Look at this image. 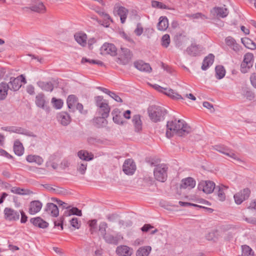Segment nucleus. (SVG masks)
Masks as SVG:
<instances>
[{
	"label": "nucleus",
	"instance_id": "1",
	"mask_svg": "<svg viewBox=\"0 0 256 256\" xmlns=\"http://www.w3.org/2000/svg\"><path fill=\"white\" fill-rule=\"evenodd\" d=\"M166 127V136L168 138L172 136L174 134L182 136L190 133L191 130L187 124L184 120H180L168 122Z\"/></svg>",
	"mask_w": 256,
	"mask_h": 256
},
{
	"label": "nucleus",
	"instance_id": "2",
	"mask_svg": "<svg viewBox=\"0 0 256 256\" xmlns=\"http://www.w3.org/2000/svg\"><path fill=\"white\" fill-rule=\"evenodd\" d=\"M148 113L150 118L153 122H157L164 119L166 110L162 106L154 105L149 107Z\"/></svg>",
	"mask_w": 256,
	"mask_h": 256
},
{
	"label": "nucleus",
	"instance_id": "3",
	"mask_svg": "<svg viewBox=\"0 0 256 256\" xmlns=\"http://www.w3.org/2000/svg\"><path fill=\"white\" fill-rule=\"evenodd\" d=\"M168 166L166 164H161L156 166L154 171L156 179L160 182H164L167 178Z\"/></svg>",
	"mask_w": 256,
	"mask_h": 256
},
{
	"label": "nucleus",
	"instance_id": "4",
	"mask_svg": "<svg viewBox=\"0 0 256 256\" xmlns=\"http://www.w3.org/2000/svg\"><path fill=\"white\" fill-rule=\"evenodd\" d=\"M96 105L98 108V112L104 118H108L110 112V107L108 103L102 100V98L98 96L96 98Z\"/></svg>",
	"mask_w": 256,
	"mask_h": 256
},
{
	"label": "nucleus",
	"instance_id": "5",
	"mask_svg": "<svg viewBox=\"0 0 256 256\" xmlns=\"http://www.w3.org/2000/svg\"><path fill=\"white\" fill-rule=\"evenodd\" d=\"M214 148L216 151L228 156L238 163L242 162V161L238 157L236 154L234 153L228 147L226 146L223 145H216L214 146Z\"/></svg>",
	"mask_w": 256,
	"mask_h": 256
},
{
	"label": "nucleus",
	"instance_id": "6",
	"mask_svg": "<svg viewBox=\"0 0 256 256\" xmlns=\"http://www.w3.org/2000/svg\"><path fill=\"white\" fill-rule=\"evenodd\" d=\"M26 84V82L25 78L20 75L16 78H10V82L7 84L8 86V89L12 91H17L22 86V82Z\"/></svg>",
	"mask_w": 256,
	"mask_h": 256
},
{
	"label": "nucleus",
	"instance_id": "7",
	"mask_svg": "<svg viewBox=\"0 0 256 256\" xmlns=\"http://www.w3.org/2000/svg\"><path fill=\"white\" fill-rule=\"evenodd\" d=\"M154 88L158 90V92H160L162 93H163L165 94L166 95L168 96L169 97L171 98L172 99L174 100H178V99H183L182 97L178 94L177 92H175L172 89H168L167 88H164L158 84H154L153 86Z\"/></svg>",
	"mask_w": 256,
	"mask_h": 256
},
{
	"label": "nucleus",
	"instance_id": "8",
	"mask_svg": "<svg viewBox=\"0 0 256 256\" xmlns=\"http://www.w3.org/2000/svg\"><path fill=\"white\" fill-rule=\"evenodd\" d=\"M1 129L3 130H5L6 132H14L18 134H21L23 135H25L28 136H32L34 137L35 136L34 134L26 130H25L21 127L18 126H6V127H2Z\"/></svg>",
	"mask_w": 256,
	"mask_h": 256
},
{
	"label": "nucleus",
	"instance_id": "9",
	"mask_svg": "<svg viewBox=\"0 0 256 256\" xmlns=\"http://www.w3.org/2000/svg\"><path fill=\"white\" fill-rule=\"evenodd\" d=\"M48 102L46 100L44 94L42 93L38 94L36 96L35 104L36 106L42 108L46 112H50L48 106Z\"/></svg>",
	"mask_w": 256,
	"mask_h": 256
},
{
	"label": "nucleus",
	"instance_id": "10",
	"mask_svg": "<svg viewBox=\"0 0 256 256\" xmlns=\"http://www.w3.org/2000/svg\"><path fill=\"white\" fill-rule=\"evenodd\" d=\"M215 188V184L210 180L202 181L198 184V190H202L206 194L212 193Z\"/></svg>",
	"mask_w": 256,
	"mask_h": 256
},
{
	"label": "nucleus",
	"instance_id": "11",
	"mask_svg": "<svg viewBox=\"0 0 256 256\" xmlns=\"http://www.w3.org/2000/svg\"><path fill=\"white\" fill-rule=\"evenodd\" d=\"M250 193V191L248 188L236 193L234 196L236 204H240L244 200L249 198Z\"/></svg>",
	"mask_w": 256,
	"mask_h": 256
},
{
	"label": "nucleus",
	"instance_id": "12",
	"mask_svg": "<svg viewBox=\"0 0 256 256\" xmlns=\"http://www.w3.org/2000/svg\"><path fill=\"white\" fill-rule=\"evenodd\" d=\"M132 54L130 50L127 48H122L119 52L118 58L123 64H127L131 60Z\"/></svg>",
	"mask_w": 256,
	"mask_h": 256
},
{
	"label": "nucleus",
	"instance_id": "13",
	"mask_svg": "<svg viewBox=\"0 0 256 256\" xmlns=\"http://www.w3.org/2000/svg\"><path fill=\"white\" fill-rule=\"evenodd\" d=\"M228 10L225 7H214L210 10V16L214 18H226L228 14Z\"/></svg>",
	"mask_w": 256,
	"mask_h": 256
},
{
	"label": "nucleus",
	"instance_id": "14",
	"mask_svg": "<svg viewBox=\"0 0 256 256\" xmlns=\"http://www.w3.org/2000/svg\"><path fill=\"white\" fill-rule=\"evenodd\" d=\"M100 50L102 54L115 56L116 54L117 49L114 44L106 42L101 46Z\"/></svg>",
	"mask_w": 256,
	"mask_h": 256
},
{
	"label": "nucleus",
	"instance_id": "15",
	"mask_svg": "<svg viewBox=\"0 0 256 256\" xmlns=\"http://www.w3.org/2000/svg\"><path fill=\"white\" fill-rule=\"evenodd\" d=\"M136 166L132 159L126 160L123 164V171L128 175H132L134 172Z\"/></svg>",
	"mask_w": 256,
	"mask_h": 256
},
{
	"label": "nucleus",
	"instance_id": "16",
	"mask_svg": "<svg viewBox=\"0 0 256 256\" xmlns=\"http://www.w3.org/2000/svg\"><path fill=\"white\" fill-rule=\"evenodd\" d=\"M4 214L6 218L9 220H17L20 218V212L11 208H6Z\"/></svg>",
	"mask_w": 256,
	"mask_h": 256
},
{
	"label": "nucleus",
	"instance_id": "17",
	"mask_svg": "<svg viewBox=\"0 0 256 256\" xmlns=\"http://www.w3.org/2000/svg\"><path fill=\"white\" fill-rule=\"evenodd\" d=\"M116 12L117 14L120 16L121 22L124 24L127 18L128 10L122 6H116L114 8V12Z\"/></svg>",
	"mask_w": 256,
	"mask_h": 256
},
{
	"label": "nucleus",
	"instance_id": "18",
	"mask_svg": "<svg viewBox=\"0 0 256 256\" xmlns=\"http://www.w3.org/2000/svg\"><path fill=\"white\" fill-rule=\"evenodd\" d=\"M56 118L62 126H68L71 121L70 115L66 112H62L57 114Z\"/></svg>",
	"mask_w": 256,
	"mask_h": 256
},
{
	"label": "nucleus",
	"instance_id": "19",
	"mask_svg": "<svg viewBox=\"0 0 256 256\" xmlns=\"http://www.w3.org/2000/svg\"><path fill=\"white\" fill-rule=\"evenodd\" d=\"M42 203L39 200H34L30 202L28 212L30 214L34 215L42 209Z\"/></svg>",
	"mask_w": 256,
	"mask_h": 256
},
{
	"label": "nucleus",
	"instance_id": "20",
	"mask_svg": "<svg viewBox=\"0 0 256 256\" xmlns=\"http://www.w3.org/2000/svg\"><path fill=\"white\" fill-rule=\"evenodd\" d=\"M45 211L54 217H57L59 214V210L57 206L53 203H48L45 208Z\"/></svg>",
	"mask_w": 256,
	"mask_h": 256
},
{
	"label": "nucleus",
	"instance_id": "21",
	"mask_svg": "<svg viewBox=\"0 0 256 256\" xmlns=\"http://www.w3.org/2000/svg\"><path fill=\"white\" fill-rule=\"evenodd\" d=\"M202 50L203 48L200 46L192 44L190 46L187 48L186 52L190 56H196L199 55Z\"/></svg>",
	"mask_w": 256,
	"mask_h": 256
},
{
	"label": "nucleus",
	"instance_id": "22",
	"mask_svg": "<svg viewBox=\"0 0 256 256\" xmlns=\"http://www.w3.org/2000/svg\"><path fill=\"white\" fill-rule=\"evenodd\" d=\"M226 44L230 48L236 52H239L240 50V46L236 43V40L232 36H228L225 38Z\"/></svg>",
	"mask_w": 256,
	"mask_h": 256
},
{
	"label": "nucleus",
	"instance_id": "23",
	"mask_svg": "<svg viewBox=\"0 0 256 256\" xmlns=\"http://www.w3.org/2000/svg\"><path fill=\"white\" fill-rule=\"evenodd\" d=\"M196 186L195 180L192 178H187L182 180L180 188L184 189H192Z\"/></svg>",
	"mask_w": 256,
	"mask_h": 256
},
{
	"label": "nucleus",
	"instance_id": "24",
	"mask_svg": "<svg viewBox=\"0 0 256 256\" xmlns=\"http://www.w3.org/2000/svg\"><path fill=\"white\" fill-rule=\"evenodd\" d=\"M134 66L136 68L141 72H150L152 70V68L148 64L145 63L142 61L135 62Z\"/></svg>",
	"mask_w": 256,
	"mask_h": 256
},
{
	"label": "nucleus",
	"instance_id": "25",
	"mask_svg": "<svg viewBox=\"0 0 256 256\" xmlns=\"http://www.w3.org/2000/svg\"><path fill=\"white\" fill-rule=\"evenodd\" d=\"M116 252L121 256H130L132 254V250L126 246H121L117 248Z\"/></svg>",
	"mask_w": 256,
	"mask_h": 256
},
{
	"label": "nucleus",
	"instance_id": "26",
	"mask_svg": "<svg viewBox=\"0 0 256 256\" xmlns=\"http://www.w3.org/2000/svg\"><path fill=\"white\" fill-rule=\"evenodd\" d=\"M78 157L84 162H88L94 159V154L85 150H80L78 152Z\"/></svg>",
	"mask_w": 256,
	"mask_h": 256
},
{
	"label": "nucleus",
	"instance_id": "27",
	"mask_svg": "<svg viewBox=\"0 0 256 256\" xmlns=\"http://www.w3.org/2000/svg\"><path fill=\"white\" fill-rule=\"evenodd\" d=\"M30 222L34 226H38L40 228H44L48 226V223L40 217L32 218L30 220Z\"/></svg>",
	"mask_w": 256,
	"mask_h": 256
},
{
	"label": "nucleus",
	"instance_id": "28",
	"mask_svg": "<svg viewBox=\"0 0 256 256\" xmlns=\"http://www.w3.org/2000/svg\"><path fill=\"white\" fill-rule=\"evenodd\" d=\"M214 56L213 54H210L206 56L202 62V69L204 70H206L212 64L214 61Z\"/></svg>",
	"mask_w": 256,
	"mask_h": 256
},
{
	"label": "nucleus",
	"instance_id": "29",
	"mask_svg": "<svg viewBox=\"0 0 256 256\" xmlns=\"http://www.w3.org/2000/svg\"><path fill=\"white\" fill-rule=\"evenodd\" d=\"M112 115L113 121L114 123L118 124H124L122 114L118 108H114L112 112Z\"/></svg>",
	"mask_w": 256,
	"mask_h": 256
},
{
	"label": "nucleus",
	"instance_id": "30",
	"mask_svg": "<svg viewBox=\"0 0 256 256\" xmlns=\"http://www.w3.org/2000/svg\"><path fill=\"white\" fill-rule=\"evenodd\" d=\"M26 160L30 163L34 162L38 166L42 165L44 160L40 156L34 154H29L26 157Z\"/></svg>",
	"mask_w": 256,
	"mask_h": 256
},
{
	"label": "nucleus",
	"instance_id": "31",
	"mask_svg": "<svg viewBox=\"0 0 256 256\" xmlns=\"http://www.w3.org/2000/svg\"><path fill=\"white\" fill-rule=\"evenodd\" d=\"M105 241L108 244H114L116 245L118 243V241L122 238L120 235H117L116 236H114L111 234H106L103 237Z\"/></svg>",
	"mask_w": 256,
	"mask_h": 256
},
{
	"label": "nucleus",
	"instance_id": "32",
	"mask_svg": "<svg viewBox=\"0 0 256 256\" xmlns=\"http://www.w3.org/2000/svg\"><path fill=\"white\" fill-rule=\"evenodd\" d=\"M37 84L43 90L51 92L54 89L53 84L50 82L38 81Z\"/></svg>",
	"mask_w": 256,
	"mask_h": 256
},
{
	"label": "nucleus",
	"instance_id": "33",
	"mask_svg": "<svg viewBox=\"0 0 256 256\" xmlns=\"http://www.w3.org/2000/svg\"><path fill=\"white\" fill-rule=\"evenodd\" d=\"M168 26V19L166 16H160L158 24V29L161 31L166 30Z\"/></svg>",
	"mask_w": 256,
	"mask_h": 256
},
{
	"label": "nucleus",
	"instance_id": "34",
	"mask_svg": "<svg viewBox=\"0 0 256 256\" xmlns=\"http://www.w3.org/2000/svg\"><path fill=\"white\" fill-rule=\"evenodd\" d=\"M76 40L82 46H84L86 44L87 36L83 32L76 33L74 36Z\"/></svg>",
	"mask_w": 256,
	"mask_h": 256
},
{
	"label": "nucleus",
	"instance_id": "35",
	"mask_svg": "<svg viewBox=\"0 0 256 256\" xmlns=\"http://www.w3.org/2000/svg\"><path fill=\"white\" fill-rule=\"evenodd\" d=\"M14 150L15 154L18 156H21L24 154V148L18 140H16L14 142Z\"/></svg>",
	"mask_w": 256,
	"mask_h": 256
},
{
	"label": "nucleus",
	"instance_id": "36",
	"mask_svg": "<svg viewBox=\"0 0 256 256\" xmlns=\"http://www.w3.org/2000/svg\"><path fill=\"white\" fill-rule=\"evenodd\" d=\"M8 90V86L6 83L1 82L0 84V100H4L6 98Z\"/></svg>",
	"mask_w": 256,
	"mask_h": 256
},
{
	"label": "nucleus",
	"instance_id": "37",
	"mask_svg": "<svg viewBox=\"0 0 256 256\" xmlns=\"http://www.w3.org/2000/svg\"><path fill=\"white\" fill-rule=\"evenodd\" d=\"M152 248L150 246H142L138 249L136 252V256H148L151 252Z\"/></svg>",
	"mask_w": 256,
	"mask_h": 256
},
{
	"label": "nucleus",
	"instance_id": "38",
	"mask_svg": "<svg viewBox=\"0 0 256 256\" xmlns=\"http://www.w3.org/2000/svg\"><path fill=\"white\" fill-rule=\"evenodd\" d=\"M216 190H218L217 195L218 198L220 201L224 200L226 198V196L224 192V189H227L228 187L225 186L223 185L217 186L216 187Z\"/></svg>",
	"mask_w": 256,
	"mask_h": 256
},
{
	"label": "nucleus",
	"instance_id": "39",
	"mask_svg": "<svg viewBox=\"0 0 256 256\" xmlns=\"http://www.w3.org/2000/svg\"><path fill=\"white\" fill-rule=\"evenodd\" d=\"M241 41L246 48L251 50H254L256 48V44L250 38H242Z\"/></svg>",
	"mask_w": 256,
	"mask_h": 256
},
{
	"label": "nucleus",
	"instance_id": "40",
	"mask_svg": "<svg viewBox=\"0 0 256 256\" xmlns=\"http://www.w3.org/2000/svg\"><path fill=\"white\" fill-rule=\"evenodd\" d=\"M71 215L81 216L82 215V211L78 209L77 208H72L69 210L64 212V216H68Z\"/></svg>",
	"mask_w": 256,
	"mask_h": 256
},
{
	"label": "nucleus",
	"instance_id": "41",
	"mask_svg": "<svg viewBox=\"0 0 256 256\" xmlns=\"http://www.w3.org/2000/svg\"><path fill=\"white\" fill-rule=\"evenodd\" d=\"M132 122L135 126L136 130L139 132L142 129V122L140 115H135L133 116Z\"/></svg>",
	"mask_w": 256,
	"mask_h": 256
},
{
	"label": "nucleus",
	"instance_id": "42",
	"mask_svg": "<svg viewBox=\"0 0 256 256\" xmlns=\"http://www.w3.org/2000/svg\"><path fill=\"white\" fill-rule=\"evenodd\" d=\"M216 73V78L218 79H222L223 78L226 74L225 70L224 67L222 66H218L216 67L215 68Z\"/></svg>",
	"mask_w": 256,
	"mask_h": 256
},
{
	"label": "nucleus",
	"instance_id": "43",
	"mask_svg": "<svg viewBox=\"0 0 256 256\" xmlns=\"http://www.w3.org/2000/svg\"><path fill=\"white\" fill-rule=\"evenodd\" d=\"M30 8L35 12H43L45 10V6L42 2L31 6Z\"/></svg>",
	"mask_w": 256,
	"mask_h": 256
},
{
	"label": "nucleus",
	"instance_id": "44",
	"mask_svg": "<svg viewBox=\"0 0 256 256\" xmlns=\"http://www.w3.org/2000/svg\"><path fill=\"white\" fill-rule=\"evenodd\" d=\"M88 164L86 162H80L78 164L77 170L81 174H84L87 168Z\"/></svg>",
	"mask_w": 256,
	"mask_h": 256
},
{
	"label": "nucleus",
	"instance_id": "45",
	"mask_svg": "<svg viewBox=\"0 0 256 256\" xmlns=\"http://www.w3.org/2000/svg\"><path fill=\"white\" fill-rule=\"evenodd\" d=\"M10 192L13 194L20 195H26L28 194L26 190L16 186L12 187L10 189Z\"/></svg>",
	"mask_w": 256,
	"mask_h": 256
},
{
	"label": "nucleus",
	"instance_id": "46",
	"mask_svg": "<svg viewBox=\"0 0 256 256\" xmlns=\"http://www.w3.org/2000/svg\"><path fill=\"white\" fill-rule=\"evenodd\" d=\"M76 102L77 98L74 95H70L68 96L66 100L68 108H72Z\"/></svg>",
	"mask_w": 256,
	"mask_h": 256
},
{
	"label": "nucleus",
	"instance_id": "47",
	"mask_svg": "<svg viewBox=\"0 0 256 256\" xmlns=\"http://www.w3.org/2000/svg\"><path fill=\"white\" fill-rule=\"evenodd\" d=\"M243 62L253 66L254 56L252 53H246L244 56Z\"/></svg>",
	"mask_w": 256,
	"mask_h": 256
},
{
	"label": "nucleus",
	"instance_id": "48",
	"mask_svg": "<svg viewBox=\"0 0 256 256\" xmlns=\"http://www.w3.org/2000/svg\"><path fill=\"white\" fill-rule=\"evenodd\" d=\"M88 224L90 228V231L92 234L97 232V220H90Z\"/></svg>",
	"mask_w": 256,
	"mask_h": 256
},
{
	"label": "nucleus",
	"instance_id": "49",
	"mask_svg": "<svg viewBox=\"0 0 256 256\" xmlns=\"http://www.w3.org/2000/svg\"><path fill=\"white\" fill-rule=\"evenodd\" d=\"M52 102L54 108L56 109H60L63 106V102L60 99H56L55 98H53L52 99Z\"/></svg>",
	"mask_w": 256,
	"mask_h": 256
},
{
	"label": "nucleus",
	"instance_id": "50",
	"mask_svg": "<svg viewBox=\"0 0 256 256\" xmlns=\"http://www.w3.org/2000/svg\"><path fill=\"white\" fill-rule=\"evenodd\" d=\"M106 118H104L103 116L97 117L94 118V122L97 124L98 126H102L106 124Z\"/></svg>",
	"mask_w": 256,
	"mask_h": 256
},
{
	"label": "nucleus",
	"instance_id": "51",
	"mask_svg": "<svg viewBox=\"0 0 256 256\" xmlns=\"http://www.w3.org/2000/svg\"><path fill=\"white\" fill-rule=\"evenodd\" d=\"M107 227L108 225L106 222H103L100 224L98 230L102 237L106 234V228Z\"/></svg>",
	"mask_w": 256,
	"mask_h": 256
},
{
	"label": "nucleus",
	"instance_id": "52",
	"mask_svg": "<svg viewBox=\"0 0 256 256\" xmlns=\"http://www.w3.org/2000/svg\"><path fill=\"white\" fill-rule=\"evenodd\" d=\"M252 66L242 61L240 65V71L242 73H246Z\"/></svg>",
	"mask_w": 256,
	"mask_h": 256
},
{
	"label": "nucleus",
	"instance_id": "53",
	"mask_svg": "<svg viewBox=\"0 0 256 256\" xmlns=\"http://www.w3.org/2000/svg\"><path fill=\"white\" fill-rule=\"evenodd\" d=\"M170 43V36L168 34L164 35L162 38V44L164 48H167Z\"/></svg>",
	"mask_w": 256,
	"mask_h": 256
},
{
	"label": "nucleus",
	"instance_id": "54",
	"mask_svg": "<svg viewBox=\"0 0 256 256\" xmlns=\"http://www.w3.org/2000/svg\"><path fill=\"white\" fill-rule=\"evenodd\" d=\"M190 17L194 19L201 18L202 20H205L208 18L206 16L200 12L192 14L190 16Z\"/></svg>",
	"mask_w": 256,
	"mask_h": 256
},
{
	"label": "nucleus",
	"instance_id": "55",
	"mask_svg": "<svg viewBox=\"0 0 256 256\" xmlns=\"http://www.w3.org/2000/svg\"><path fill=\"white\" fill-rule=\"evenodd\" d=\"M252 251V250L250 246L246 245L242 246V254L244 256H250Z\"/></svg>",
	"mask_w": 256,
	"mask_h": 256
},
{
	"label": "nucleus",
	"instance_id": "56",
	"mask_svg": "<svg viewBox=\"0 0 256 256\" xmlns=\"http://www.w3.org/2000/svg\"><path fill=\"white\" fill-rule=\"evenodd\" d=\"M81 62H82V63L88 62V63H90V64H100L102 63L100 61L96 62L94 60H90V59L86 58H83L82 59V61Z\"/></svg>",
	"mask_w": 256,
	"mask_h": 256
},
{
	"label": "nucleus",
	"instance_id": "57",
	"mask_svg": "<svg viewBox=\"0 0 256 256\" xmlns=\"http://www.w3.org/2000/svg\"><path fill=\"white\" fill-rule=\"evenodd\" d=\"M134 32L136 35L140 36L143 32V28L140 24H138L136 28L134 30Z\"/></svg>",
	"mask_w": 256,
	"mask_h": 256
},
{
	"label": "nucleus",
	"instance_id": "58",
	"mask_svg": "<svg viewBox=\"0 0 256 256\" xmlns=\"http://www.w3.org/2000/svg\"><path fill=\"white\" fill-rule=\"evenodd\" d=\"M70 224L74 228H78L80 224L78 222V219L76 218H72L70 221Z\"/></svg>",
	"mask_w": 256,
	"mask_h": 256
},
{
	"label": "nucleus",
	"instance_id": "59",
	"mask_svg": "<svg viewBox=\"0 0 256 256\" xmlns=\"http://www.w3.org/2000/svg\"><path fill=\"white\" fill-rule=\"evenodd\" d=\"M30 170L35 172L37 174H45L46 170L44 168H35L34 170L30 169Z\"/></svg>",
	"mask_w": 256,
	"mask_h": 256
},
{
	"label": "nucleus",
	"instance_id": "60",
	"mask_svg": "<svg viewBox=\"0 0 256 256\" xmlns=\"http://www.w3.org/2000/svg\"><path fill=\"white\" fill-rule=\"evenodd\" d=\"M152 6L153 7H157L160 8H165L166 6L164 4L162 3L157 2V1H152Z\"/></svg>",
	"mask_w": 256,
	"mask_h": 256
},
{
	"label": "nucleus",
	"instance_id": "61",
	"mask_svg": "<svg viewBox=\"0 0 256 256\" xmlns=\"http://www.w3.org/2000/svg\"><path fill=\"white\" fill-rule=\"evenodd\" d=\"M110 96L112 98L118 102H122V98L114 92H111L110 94Z\"/></svg>",
	"mask_w": 256,
	"mask_h": 256
},
{
	"label": "nucleus",
	"instance_id": "62",
	"mask_svg": "<svg viewBox=\"0 0 256 256\" xmlns=\"http://www.w3.org/2000/svg\"><path fill=\"white\" fill-rule=\"evenodd\" d=\"M250 80L252 86L256 88V73H254L250 76Z\"/></svg>",
	"mask_w": 256,
	"mask_h": 256
},
{
	"label": "nucleus",
	"instance_id": "63",
	"mask_svg": "<svg viewBox=\"0 0 256 256\" xmlns=\"http://www.w3.org/2000/svg\"><path fill=\"white\" fill-rule=\"evenodd\" d=\"M26 92L30 94H34V88L33 86L30 84L26 87Z\"/></svg>",
	"mask_w": 256,
	"mask_h": 256
},
{
	"label": "nucleus",
	"instance_id": "64",
	"mask_svg": "<svg viewBox=\"0 0 256 256\" xmlns=\"http://www.w3.org/2000/svg\"><path fill=\"white\" fill-rule=\"evenodd\" d=\"M154 228L153 226H151L150 224H145L144 226L141 228V230L143 232H147L151 228Z\"/></svg>",
	"mask_w": 256,
	"mask_h": 256
}]
</instances>
